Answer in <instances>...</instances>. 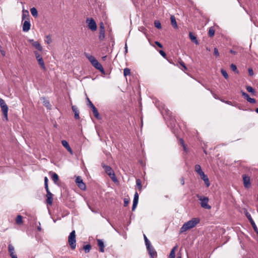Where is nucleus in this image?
<instances>
[{
  "label": "nucleus",
  "instance_id": "nucleus-1",
  "mask_svg": "<svg viewBox=\"0 0 258 258\" xmlns=\"http://www.w3.org/2000/svg\"><path fill=\"white\" fill-rule=\"evenodd\" d=\"M200 222V219L198 218H192L191 220L185 223L181 227L180 233H183L187 230L195 227Z\"/></svg>",
  "mask_w": 258,
  "mask_h": 258
},
{
  "label": "nucleus",
  "instance_id": "nucleus-2",
  "mask_svg": "<svg viewBox=\"0 0 258 258\" xmlns=\"http://www.w3.org/2000/svg\"><path fill=\"white\" fill-rule=\"evenodd\" d=\"M102 165L105 172L109 175L112 180L114 182L117 181V179L112 169L109 166L105 165L104 164H102Z\"/></svg>",
  "mask_w": 258,
  "mask_h": 258
},
{
  "label": "nucleus",
  "instance_id": "nucleus-3",
  "mask_svg": "<svg viewBox=\"0 0 258 258\" xmlns=\"http://www.w3.org/2000/svg\"><path fill=\"white\" fill-rule=\"evenodd\" d=\"M197 197L201 201V206L202 208L206 209H210L211 207L208 204L209 198L206 197H202L199 194L197 195Z\"/></svg>",
  "mask_w": 258,
  "mask_h": 258
},
{
  "label": "nucleus",
  "instance_id": "nucleus-4",
  "mask_svg": "<svg viewBox=\"0 0 258 258\" xmlns=\"http://www.w3.org/2000/svg\"><path fill=\"white\" fill-rule=\"evenodd\" d=\"M69 243L72 249H75L76 247V240L75 231L73 230L70 234L68 237Z\"/></svg>",
  "mask_w": 258,
  "mask_h": 258
},
{
  "label": "nucleus",
  "instance_id": "nucleus-5",
  "mask_svg": "<svg viewBox=\"0 0 258 258\" xmlns=\"http://www.w3.org/2000/svg\"><path fill=\"white\" fill-rule=\"evenodd\" d=\"M0 106L3 111V113L4 115V118L5 120L7 121L8 119V107L6 104L5 101L4 99L0 98Z\"/></svg>",
  "mask_w": 258,
  "mask_h": 258
},
{
  "label": "nucleus",
  "instance_id": "nucleus-6",
  "mask_svg": "<svg viewBox=\"0 0 258 258\" xmlns=\"http://www.w3.org/2000/svg\"><path fill=\"white\" fill-rule=\"evenodd\" d=\"M86 22L88 24V28L92 31H95L97 29V25L95 21L92 18H87Z\"/></svg>",
  "mask_w": 258,
  "mask_h": 258
},
{
  "label": "nucleus",
  "instance_id": "nucleus-7",
  "mask_svg": "<svg viewBox=\"0 0 258 258\" xmlns=\"http://www.w3.org/2000/svg\"><path fill=\"white\" fill-rule=\"evenodd\" d=\"M46 191V203L49 206H51L53 202V194L50 191L49 188L45 189Z\"/></svg>",
  "mask_w": 258,
  "mask_h": 258
},
{
  "label": "nucleus",
  "instance_id": "nucleus-8",
  "mask_svg": "<svg viewBox=\"0 0 258 258\" xmlns=\"http://www.w3.org/2000/svg\"><path fill=\"white\" fill-rule=\"evenodd\" d=\"M146 247L151 258H154L157 256V252L152 246L151 244L146 246Z\"/></svg>",
  "mask_w": 258,
  "mask_h": 258
},
{
  "label": "nucleus",
  "instance_id": "nucleus-9",
  "mask_svg": "<svg viewBox=\"0 0 258 258\" xmlns=\"http://www.w3.org/2000/svg\"><path fill=\"white\" fill-rule=\"evenodd\" d=\"M242 176L244 187L246 188H249L251 185L250 177L246 174H243Z\"/></svg>",
  "mask_w": 258,
  "mask_h": 258
},
{
  "label": "nucleus",
  "instance_id": "nucleus-10",
  "mask_svg": "<svg viewBox=\"0 0 258 258\" xmlns=\"http://www.w3.org/2000/svg\"><path fill=\"white\" fill-rule=\"evenodd\" d=\"M76 182L77 185L81 189H85L86 188V185L83 182L82 178L80 176H78L76 179Z\"/></svg>",
  "mask_w": 258,
  "mask_h": 258
},
{
  "label": "nucleus",
  "instance_id": "nucleus-11",
  "mask_svg": "<svg viewBox=\"0 0 258 258\" xmlns=\"http://www.w3.org/2000/svg\"><path fill=\"white\" fill-rule=\"evenodd\" d=\"M246 217L247 218V219H248V220L249 221L250 224H251L255 232H258L257 228L254 221L253 220L250 214L248 213H246Z\"/></svg>",
  "mask_w": 258,
  "mask_h": 258
},
{
  "label": "nucleus",
  "instance_id": "nucleus-12",
  "mask_svg": "<svg viewBox=\"0 0 258 258\" xmlns=\"http://www.w3.org/2000/svg\"><path fill=\"white\" fill-rule=\"evenodd\" d=\"M105 37V29L103 23L100 24V31L99 38L100 40H103Z\"/></svg>",
  "mask_w": 258,
  "mask_h": 258
},
{
  "label": "nucleus",
  "instance_id": "nucleus-13",
  "mask_svg": "<svg viewBox=\"0 0 258 258\" xmlns=\"http://www.w3.org/2000/svg\"><path fill=\"white\" fill-rule=\"evenodd\" d=\"M199 175L200 176L201 179L204 180L206 186L209 187L210 185V183L208 176L204 173V172H202Z\"/></svg>",
  "mask_w": 258,
  "mask_h": 258
},
{
  "label": "nucleus",
  "instance_id": "nucleus-14",
  "mask_svg": "<svg viewBox=\"0 0 258 258\" xmlns=\"http://www.w3.org/2000/svg\"><path fill=\"white\" fill-rule=\"evenodd\" d=\"M241 93L242 96L248 102L250 103H255L256 101L254 98H250L249 96L245 92L241 91Z\"/></svg>",
  "mask_w": 258,
  "mask_h": 258
},
{
  "label": "nucleus",
  "instance_id": "nucleus-15",
  "mask_svg": "<svg viewBox=\"0 0 258 258\" xmlns=\"http://www.w3.org/2000/svg\"><path fill=\"white\" fill-rule=\"evenodd\" d=\"M139 200V195L137 192H136L134 195L133 204L132 206V210L134 211L137 207Z\"/></svg>",
  "mask_w": 258,
  "mask_h": 258
},
{
  "label": "nucleus",
  "instance_id": "nucleus-16",
  "mask_svg": "<svg viewBox=\"0 0 258 258\" xmlns=\"http://www.w3.org/2000/svg\"><path fill=\"white\" fill-rule=\"evenodd\" d=\"M31 24L28 20H25L23 24V31L28 32L30 29Z\"/></svg>",
  "mask_w": 258,
  "mask_h": 258
},
{
  "label": "nucleus",
  "instance_id": "nucleus-17",
  "mask_svg": "<svg viewBox=\"0 0 258 258\" xmlns=\"http://www.w3.org/2000/svg\"><path fill=\"white\" fill-rule=\"evenodd\" d=\"M92 66L94 67L96 69L99 70L102 73H104V70L102 65L98 61L96 60Z\"/></svg>",
  "mask_w": 258,
  "mask_h": 258
},
{
  "label": "nucleus",
  "instance_id": "nucleus-18",
  "mask_svg": "<svg viewBox=\"0 0 258 258\" xmlns=\"http://www.w3.org/2000/svg\"><path fill=\"white\" fill-rule=\"evenodd\" d=\"M61 144L62 146L67 150V151L70 152L71 154H73V150H72L71 148L70 147L69 143L66 140H62L61 141Z\"/></svg>",
  "mask_w": 258,
  "mask_h": 258
},
{
  "label": "nucleus",
  "instance_id": "nucleus-19",
  "mask_svg": "<svg viewBox=\"0 0 258 258\" xmlns=\"http://www.w3.org/2000/svg\"><path fill=\"white\" fill-rule=\"evenodd\" d=\"M98 245L99 247V250L101 252H103L104 251V244L102 240L98 239H97Z\"/></svg>",
  "mask_w": 258,
  "mask_h": 258
},
{
  "label": "nucleus",
  "instance_id": "nucleus-20",
  "mask_svg": "<svg viewBox=\"0 0 258 258\" xmlns=\"http://www.w3.org/2000/svg\"><path fill=\"white\" fill-rule=\"evenodd\" d=\"M72 110L73 112H74L75 115L74 117L75 119H79V111L78 109V108L76 106H72Z\"/></svg>",
  "mask_w": 258,
  "mask_h": 258
},
{
  "label": "nucleus",
  "instance_id": "nucleus-21",
  "mask_svg": "<svg viewBox=\"0 0 258 258\" xmlns=\"http://www.w3.org/2000/svg\"><path fill=\"white\" fill-rule=\"evenodd\" d=\"M171 24L174 28H177L178 26L176 21L175 17L173 15L170 16Z\"/></svg>",
  "mask_w": 258,
  "mask_h": 258
},
{
  "label": "nucleus",
  "instance_id": "nucleus-22",
  "mask_svg": "<svg viewBox=\"0 0 258 258\" xmlns=\"http://www.w3.org/2000/svg\"><path fill=\"white\" fill-rule=\"evenodd\" d=\"M32 45L37 50L41 51H42V47L41 46L40 43L38 41H35L32 43Z\"/></svg>",
  "mask_w": 258,
  "mask_h": 258
},
{
  "label": "nucleus",
  "instance_id": "nucleus-23",
  "mask_svg": "<svg viewBox=\"0 0 258 258\" xmlns=\"http://www.w3.org/2000/svg\"><path fill=\"white\" fill-rule=\"evenodd\" d=\"M85 56L90 61L92 64H93V63H94L96 60H97V59L93 56L88 53H85Z\"/></svg>",
  "mask_w": 258,
  "mask_h": 258
},
{
  "label": "nucleus",
  "instance_id": "nucleus-24",
  "mask_svg": "<svg viewBox=\"0 0 258 258\" xmlns=\"http://www.w3.org/2000/svg\"><path fill=\"white\" fill-rule=\"evenodd\" d=\"M91 108L92 109V112L93 113L94 116L97 119H100V115L98 113V111L97 108L95 107V106H94L91 107Z\"/></svg>",
  "mask_w": 258,
  "mask_h": 258
},
{
  "label": "nucleus",
  "instance_id": "nucleus-25",
  "mask_svg": "<svg viewBox=\"0 0 258 258\" xmlns=\"http://www.w3.org/2000/svg\"><path fill=\"white\" fill-rule=\"evenodd\" d=\"M189 37L190 40L194 42L196 44H199V42L197 39V37L191 32H189Z\"/></svg>",
  "mask_w": 258,
  "mask_h": 258
},
{
  "label": "nucleus",
  "instance_id": "nucleus-26",
  "mask_svg": "<svg viewBox=\"0 0 258 258\" xmlns=\"http://www.w3.org/2000/svg\"><path fill=\"white\" fill-rule=\"evenodd\" d=\"M177 245H176L171 249L169 255V258H175V251L177 249Z\"/></svg>",
  "mask_w": 258,
  "mask_h": 258
},
{
  "label": "nucleus",
  "instance_id": "nucleus-27",
  "mask_svg": "<svg viewBox=\"0 0 258 258\" xmlns=\"http://www.w3.org/2000/svg\"><path fill=\"white\" fill-rule=\"evenodd\" d=\"M37 60L39 64L40 65V67L43 70H45L46 69V67H45V63H44L43 58L41 57L39 59H38Z\"/></svg>",
  "mask_w": 258,
  "mask_h": 258
},
{
  "label": "nucleus",
  "instance_id": "nucleus-28",
  "mask_svg": "<svg viewBox=\"0 0 258 258\" xmlns=\"http://www.w3.org/2000/svg\"><path fill=\"white\" fill-rule=\"evenodd\" d=\"M22 12V20H24L26 19L28 20V18L29 17V12L27 10H23Z\"/></svg>",
  "mask_w": 258,
  "mask_h": 258
},
{
  "label": "nucleus",
  "instance_id": "nucleus-29",
  "mask_svg": "<svg viewBox=\"0 0 258 258\" xmlns=\"http://www.w3.org/2000/svg\"><path fill=\"white\" fill-rule=\"evenodd\" d=\"M52 180L53 181L54 183H56L59 179V177L58 175L56 173H52V175L51 176Z\"/></svg>",
  "mask_w": 258,
  "mask_h": 258
},
{
  "label": "nucleus",
  "instance_id": "nucleus-30",
  "mask_svg": "<svg viewBox=\"0 0 258 258\" xmlns=\"http://www.w3.org/2000/svg\"><path fill=\"white\" fill-rule=\"evenodd\" d=\"M195 170L198 174H199L201 173L202 172H203L202 170L201 166L199 164H196L195 165Z\"/></svg>",
  "mask_w": 258,
  "mask_h": 258
},
{
  "label": "nucleus",
  "instance_id": "nucleus-31",
  "mask_svg": "<svg viewBox=\"0 0 258 258\" xmlns=\"http://www.w3.org/2000/svg\"><path fill=\"white\" fill-rule=\"evenodd\" d=\"M30 12L31 14L35 17H37L38 16V12L36 8H32L30 9Z\"/></svg>",
  "mask_w": 258,
  "mask_h": 258
},
{
  "label": "nucleus",
  "instance_id": "nucleus-32",
  "mask_svg": "<svg viewBox=\"0 0 258 258\" xmlns=\"http://www.w3.org/2000/svg\"><path fill=\"white\" fill-rule=\"evenodd\" d=\"M16 223L17 224L20 225L22 224V217L21 215H18L16 219Z\"/></svg>",
  "mask_w": 258,
  "mask_h": 258
},
{
  "label": "nucleus",
  "instance_id": "nucleus-33",
  "mask_svg": "<svg viewBox=\"0 0 258 258\" xmlns=\"http://www.w3.org/2000/svg\"><path fill=\"white\" fill-rule=\"evenodd\" d=\"M209 36L211 37L214 36L215 34V30L213 29V27H210L209 30L208 32Z\"/></svg>",
  "mask_w": 258,
  "mask_h": 258
},
{
  "label": "nucleus",
  "instance_id": "nucleus-34",
  "mask_svg": "<svg viewBox=\"0 0 258 258\" xmlns=\"http://www.w3.org/2000/svg\"><path fill=\"white\" fill-rule=\"evenodd\" d=\"M8 250L10 254L15 252L14 247L11 244H9Z\"/></svg>",
  "mask_w": 258,
  "mask_h": 258
},
{
  "label": "nucleus",
  "instance_id": "nucleus-35",
  "mask_svg": "<svg viewBox=\"0 0 258 258\" xmlns=\"http://www.w3.org/2000/svg\"><path fill=\"white\" fill-rule=\"evenodd\" d=\"M136 185L138 187L139 189L140 190H141L142 186L141 184V181L140 179H136Z\"/></svg>",
  "mask_w": 258,
  "mask_h": 258
},
{
  "label": "nucleus",
  "instance_id": "nucleus-36",
  "mask_svg": "<svg viewBox=\"0 0 258 258\" xmlns=\"http://www.w3.org/2000/svg\"><path fill=\"white\" fill-rule=\"evenodd\" d=\"M91 246L89 244H87V245H84V247H83V248H84V249L85 250V252L86 253L89 252L90 251V249H91Z\"/></svg>",
  "mask_w": 258,
  "mask_h": 258
},
{
  "label": "nucleus",
  "instance_id": "nucleus-37",
  "mask_svg": "<svg viewBox=\"0 0 258 258\" xmlns=\"http://www.w3.org/2000/svg\"><path fill=\"white\" fill-rule=\"evenodd\" d=\"M154 25H155V27L158 29L161 28V24L160 22L158 21H155L154 22Z\"/></svg>",
  "mask_w": 258,
  "mask_h": 258
},
{
  "label": "nucleus",
  "instance_id": "nucleus-38",
  "mask_svg": "<svg viewBox=\"0 0 258 258\" xmlns=\"http://www.w3.org/2000/svg\"><path fill=\"white\" fill-rule=\"evenodd\" d=\"M221 74H222V75L223 76V77L226 79H227L228 78V74L227 73V72H226V71H225L223 69H222L221 70Z\"/></svg>",
  "mask_w": 258,
  "mask_h": 258
},
{
  "label": "nucleus",
  "instance_id": "nucleus-39",
  "mask_svg": "<svg viewBox=\"0 0 258 258\" xmlns=\"http://www.w3.org/2000/svg\"><path fill=\"white\" fill-rule=\"evenodd\" d=\"M246 90L252 94H253L255 92L254 89L249 86L246 87Z\"/></svg>",
  "mask_w": 258,
  "mask_h": 258
},
{
  "label": "nucleus",
  "instance_id": "nucleus-40",
  "mask_svg": "<svg viewBox=\"0 0 258 258\" xmlns=\"http://www.w3.org/2000/svg\"><path fill=\"white\" fill-rule=\"evenodd\" d=\"M43 99L44 100L43 101V104L47 108H50V104H49V102L48 100H46L44 98H43Z\"/></svg>",
  "mask_w": 258,
  "mask_h": 258
},
{
  "label": "nucleus",
  "instance_id": "nucleus-41",
  "mask_svg": "<svg viewBox=\"0 0 258 258\" xmlns=\"http://www.w3.org/2000/svg\"><path fill=\"white\" fill-rule=\"evenodd\" d=\"M130 70L128 68H125L123 70V74L125 76H128L130 74Z\"/></svg>",
  "mask_w": 258,
  "mask_h": 258
},
{
  "label": "nucleus",
  "instance_id": "nucleus-42",
  "mask_svg": "<svg viewBox=\"0 0 258 258\" xmlns=\"http://www.w3.org/2000/svg\"><path fill=\"white\" fill-rule=\"evenodd\" d=\"M144 238L146 246L151 244L150 241L148 240L147 236L145 234L144 235Z\"/></svg>",
  "mask_w": 258,
  "mask_h": 258
},
{
  "label": "nucleus",
  "instance_id": "nucleus-43",
  "mask_svg": "<svg viewBox=\"0 0 258 258\" xmlns=\"http://www.w3.org/2000/svg\"><path fill=\"white\" fill-rule=\"evenodd\" d=\"M48 179L47 177H45L44 178V186L45 189H47L48 188Z\"/></svg>",
  "mask_w": 258,
  "mask_h": 258
},
{
  "label": "nucleus",
  "instance_id": "nucleus-44",
  "mask_svg": "<svg viewBox=\"0 0 258 258\" xmlns=\"http://www.w3.org/2000/svg\"><path fill=\"white\" fill-rule=\"evenodd\" d=\"M34 53L35 54V56L36 57V59H39L41 57H42L41 55L39 54V53L37 51H34Z\"/></svg>",
  "mask_w": 258,
  "mask_h": 258
},
{
  "label": "nucleus",
  "instance_id": "nucleus-45",
  "mask_svg": "<svg viewBox=\"0 0 258 258\" xmlns=\"http://www.w3.org/2000/svg\"><path fill=\"white\" fill-rule=\"evenodd\" d=\"M180 144L183 146V149L185 151H186V148L183 139H180L179 140Z\"/></svg>",
  "mask_w": 258,
  "mask_h": 258
},
{
  "label": "nucleus",
  "instance_id": "nucleus-46",
  "mask_svg": "<svg viewBox=\"0 0 258 258\" xmlns=\"http://www.w3.org/2000/svg\"><path fill=\"white\" fill-rule=\"evenodd\" d=\"M230 68L233 71L236 72L237 73H238V71H237V67L235 64H231L230 66Z\"/></svg>",
  "mask_w": 258,
  "mask_h": 258
},
{
  "label": "nucleus",
  "instance_id": "nucleus-47",
  "mask_svg": "<svg viewBox=\"0 0 258 258\" xmlns=\"http://www.w3.org/2000/svg\"><path fill=\"white\" fill-rule=\"evenodd\" d=\"M248 74L250 76H252L254 74L253 70L251 68H248Z\"/></svg>",
  "mask_w": 258,
  "mask_h": 258
},
{
  "label": "nucleus",
  "instance_id": "nucleus-48",
  "mask_svg": "<svg viewBox=\"0 0 258 258\" xmlns=\"http://www.w3.org/2000/svg\"><path fill=\"white\" fill-rule=\"evenodd\" d=\"M214 54L216 56H218L219 55V53L218 52V50L217 48H214Z\"/></svg>",
  "mask_w": 258,
  "mask_h": 258
},
{
  "label": "nucleus",
  "instance_id": "nucleus-49",
  "mask_svg": "<svg viewBox=\"0 0 258 258\" xmlns=\"http://www.w3.org/2000/svg\"><path fill=\"white\" fill-rule=\"evenodd\" d=\"M87 100H88V105L90 107H92L93 106H94V105H93V104L92 103V102L90 100V99L87 98Z\"/></svg>",
  "mask_w": 258,
  "mask_h": 258
},
{
  "label": "nucleus",
  "instance_id": "nucleus-50",
  "mask_svg": "<svg viewBox=\"0 0 258 258\" xmlns=\"http://www.w3.org/2000/svg\"><path fill=\"white\" fill-rule=\"evenodd\" d=\"M159 52L163 57H166V54L163 50H160L159 51Z\"/></svg>",
  "mask_w": 258,
  "mask_h": 258
},
{
  "label": "nucleus",
  "instance_id": "nucleus-51",
  "mask_svg": "<svg viewBox=\"0 0 258 258\" xmlns=\"http://www.w3.org/2000/svg\"><path fill=\"white\" fill-rule=\"evenodd\" d=\"M155 43L156 45H157L160 48H162L163 47V45L161 44V43H160L158 41H155Z\"/></svg>",
  "mask_w": 258,
  "mask_h": 258
},
{
  "label": "nucleus",
  "instance_id": "nucleus-52",
  "mask_svg": "<svg viewBox=\"0 0 258 258\" xmlns=\"http://www.w3.org/2000/svg\"><path fill=\"white\" fill-rule=\"evenodd\" d=\"M0 51L2 54V55L3 56H5L6 55V52L2 49L1 47H0Z\"/></svg>",
  "mask_w": 258,
  "mask_h": 258
},
{
  "label": "nucleus",
  "instance_id": "nucleus-53",
  "mask_svg": "<svg viewBox=\"0 0 258 258\" xmlns=\"http://www.w3.org/2000/svg\"><path fill=\"white\" fill-rule=\"evenodd\" d=\"M10 256L11 258H18L15 252L11 253Z\"/></svg>",
  "mask_w": 258,
  "mask_h": 258
},
{
  "label": "nucleus",
  "instance_id": "nucleus-54",
  "mask_svg": "<svg viewBox=\"0 0 258 258\" xmlns=\"http://www.w3.org/2000/svg\"><path fill=\"white\" fill-rule=\"evenodd\" d=\"M10 256L11 258H18L15 252L11 253Z\"/></svg>",
  "mask_w": 258,
  "mask_h": 258
},
{
  "label": "nucleus",
  "instance_id": "nucleus-55",
  "mask_svg": "<svg viewBox=\"0 0 258 258\" xmlns=\"http://www.w3.org/2000/svg\"><path fill=\"white\" fill-rule=\"evenodd\" d=\"M180 183L182 185H184V179L183 177H181L180 178Z\"/></svg>",
  "mask_w": 258,
  "mask_h": 258
},
{
  "label": "nucleus",
  "instance_id": "nucleus-56",
  "mask_svg": "<svg viewBox=\"0 0 258 258\" xmlns=\"http://www.w3.org/2000/svg\"><path fill=\"white\" fill-rule=\"evenodd\" d=\"M163 109L165 110V111L167 113L168 115L169 116L170 115L171 112L170 110H168L167 109H165L164 107L163 108Z\"/></svg>",
  "mask_w": 258,
  "mask_h": 258
},
{
  "label": "nucleus",
  "instance_id": "nucleus-57",
  "mask_svg": "<svg viewBox=\"0 0 258 258\" xmlns=\"http://www.w3.org/2000/svg\"><path fill=\"white\" fill-rule=\"evenodd\" d=\"M128 203H129V202L127 199H125L124 200V206H126L128 205Z\"/></svg>",
  "mask_w": 258,
  "mask_h": 258
},
{
  "label": "nucleus",
  "instance_id": "nucleus-58",
  "mask_svg": "<svg viewBox=\"0 0 258 258\" xmlns=\"http://www.w3.org/2000/svg\"><path fill=\"white\" fill-rule=\"evenodd\" d=\"M225 102L229 105L236 106V105H233L231 101H225Z\"/></svg>",
  "mask_w": 258,
  "mask_h": 258
},
{
  "label": "nucleus",
  "instance_id": "nucleus-59",
  "mask_svg": "<svg viewBox=\"0 0 258 258\" xmlns=\"http://www.w3.org/2000/svg\"><path fill=\"white\" fill-rule=\"evenodd\" d=\"M179 64H180L181 66H182V67L185 65L184 62L183 61H182V60H180L179 62Z\"/></svg>",
  "mask_w": 258,
  "mask_h": 258
},
{
  "label": "nucleus",
  "instance_id": "nucleus-60",
  "mask_svg": "<svg viewBox=\"0 0 258 258\" xmlns=\"http://www.w3.org/2000/svg\"><path fill=\"white\" fill-rule=\"evenodd\" d=\"M28 41L31 44H32V43H33L34 42H35V41L33 40V39H29L28 40Z\"/></svg>",
  "mask_w": 258,
  "mask_h": 258
},
{
  "label": "nucleus",
  "instance_id": "nucleus-61",
  "mask_svg": "<svg viewBox=\"0 0 258 258\" xmlns=\"http://www.w3.org/2000/svg\"><path fill=\"white\" fill-rule=\"evenodd\" d=\"M230 53H232V54H236V52L233 50H231L230 51Z\"/></svg>",
  "mask_w": 258,
  "mask_h": 258
},
{
  "label": "nucleus",
  "instance_id": "nucleus-62",
  "mask_svg": "<svg viewBox=\"0 0 258 258\" xmlns=\"http://www.w3.org/2000/svg\"><path fill=\"white\" fill-rule=\"evenodd\" d=\"M125 53H127V48L126 44H125Z\"/></svg>",
  "mask_w": 258,
  "mask_h": 258
},
{
  "label": "nucleus",
  "instance_id": "nucleus-63",
  "mask_svg": "<svg viewBox=\"0 0 258 258\" xmlns=\"http://www.w3.org/2000/svg\"><path fill=\"white\" fill-rule=\"evenodd\" d=\"M183 69H184V71L187 70V68H186V67L185 66V65H184V66L183 67Z\"/></svg>",
  "mask_w": 258,
  "mask_h": 258
},
{
  "label": "nucleus",
  "instance_id": "nucleus-64",
  "mask_svg": "<svg viewBox=\"0 0 258 258\" xmlns=\"http://www.w3.org/2000/svg\"><path fill=\"white\" fill-rule=\"evenodd\" d=\"M106 58V56H103V57H102V59L105 60Z\"/></svg>",
  "mask_w": 258,
  "mask_h": 258
}]
</instances>
